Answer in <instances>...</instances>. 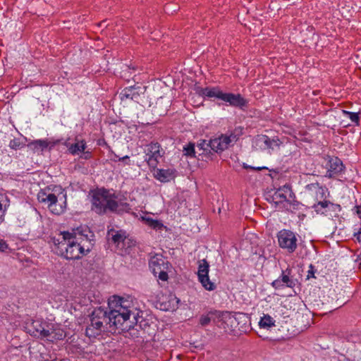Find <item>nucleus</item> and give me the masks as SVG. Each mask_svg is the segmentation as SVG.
Here are the masks:
<instances>
[{"label":"nucleus","mask_w":361,"mask_h":361,"mask_svg":"<svg viewBox=\"0 0 361 361\" xmlns=\"http://www.w3.org/2000/svg\"><path fill=\"white\" fill-rule=\"evenodd\" d=\"M286 192H291V187L289 185H285L282 188H279L273 195L272 199L275 201L276 204H279L283 202H288Z\"/></svg>","instance_id":"24"},{"label":"nucleus","mask_w":361,"mask_h":361,"mask_svg":"<svg viewBox=\"0 0 361 361\" xmlns=\"http://www.w3.org/2000/svg\"><path fill=\"white\" fill-rule=\"evenodd\" d=\"M86 147L85 141L81 140L80 142H77L74 144H72L68 148V150L72 154H78L79 152H83Z\"/></svg>","instance_id":"29"},{"label":"nucleus","mask_w":361,"mask_h":361,"mask_svg":"<svg viewBox=\"0 0 361 361\" xmlns=\"http://www.w3.org/2000/svg\"><path fill=\"white\" fill-rule=\"evenodd\" d=\"M54 192L47 193L41 191L38 193V200L40 202L47 203L49 209L55 214H61L64 212L65 207L58 205V200H63L66 204V192L61 186L55 185L52 190Z\"/></svg>","instance_id":"4"},{"label":"nucleus","mask_w":361,"mask_h":361,"mask_svg":"<svg viewBox=\"0 0 361 361\" xmlns=\"http://www.w3.org/2000/svg\"><path fill=\"white\" fill-rule=\"evenodd\" d=\"M176 170L157 169L154 177L161 183H167L176 177Z\"/></svg>","instance_id":"22"},{"label":"nucleus","mask_w":361,"mask_h":361,"mask_svg":"<svg viewBox=\"0 0 361 361\" xmlns=\"http://www.w3.org/2000/svg\"><path fill=\"white\" fill-rule=\"evenodd\" d=\"M129 159H130V157L128 156H127V155L124 156V157H123L121 158H119V161H124L126 160H128L129 161Z\"/></svg>","instance_id":"49"},{"label":"nucleus","mask_w":361,"mask_h":361,"mask_svg":"<svg viewBox=\"0 0 361 361\" xmlns=\"http://www.w3.org/2000/svg\"><path fill=\"white\" fill-rule=\"evenodd\" d=\"M69 231H61L58 235L51 238L58 255L67 259H78L81 255H86L90 252V245L82 243V240L69 239Z\"/></svg>","instance_id":"2"},{"label":"nucleus","mask_w":361,"mask_h":361,"mask_svg":"<svg viewBox=\"0 0 361 361\" xmlns=\"http://www.w3.org/2000/svg\"><path fill=\"white\" fill-rule=\"evenodd\" d=\"M353 210L355 211V212L357 214V215L358 216L359 218L361 219V204H357Z\"/></svg>","instance_id":"43"},{"label":"nucleus","mask_w":361,"mask_h":361,"mask_svg":"<svg viewBox=\"0 0 361 361\" xmlns=\"http://www.w3.org/2000/svg\"><path fill=\"white\" fill-rule=\"evenodd\" d=\"M227 137H228L230 140V141H229V145H230L231 142H235L238 140V135H236L235 133H231L229 136H227Z\"/></svg>","instance_id":"41"},{"label":"nucleus","mask_w":361,"mask_h":361,"mask_svg":"<svg viewBox=\"0 0 361 361\" xmlns=\"http://www.w3.org/2000/svg\"><path fill=\"white\" fill-rule=\"evenodd\" d=\"M197 92L200 96L202 97H207L209 98H216L219 99H221L223 92L217 87H198L197 89Z\"/></svg>","instance_id":"23"},{"label":"nucleus","mask_w":361,"mask_h":361,"mask_svg":"<svg viewBox=\"0 0 361 361\" xmlns=\"http://www.w3.org/2000/svg\"><path fill=\"white\" fill-rule=\"evenodd\" d=\"M107 239L109 242L118 246L120 243L126 245L127 240L126 232L123 230L116 231L114 228L109 229L107 231Z\"/></svg>","instance_id":"19"},{"label":"nucleus","mask_w":361,"mask_h":361,"mask_svg":"<svg viewBox=\"0 0 361 361\" xmlns=\"http://www.w3.org/2000/svg\"><path fill=\"white\" fill-rule=\"evenodd\" d=\"M292 270L286 269L282 271L281 275L271 283V286L275 289H279L283 286L293 288L298 283V280L293 279L291 276Z\"/></svg>","instance_id":"14"},{"label":"nucleus","mask_w":361,"mask_h":361,"mask_svg":"<svg viewBox=\"0 0 361 361\" xmlns=\"http://www.w3.org/2000/svg\"><path fill=\"white\" fill-rule=\"evenodd\" d=\"M169 103L170 101L165 99L162 97L158 98L152 109L153 114L159 116H164L170 106Z\"/></svg>","instance_id":"21"},{"label":"nucleus","mask_w":361,"mask_h":361,"mask_svg":"<svg viewBox=\"0 0 361 361\" xmlns=\"http://www.w3.org/2000/svg\"><path fill=\"white\" fill-rule=\"evenodd\" d=\"M221 100L228 103L232 106L240 109H243L247 104V101L240 94L223 92Z\"/></svg>","instance_id":"16"},{"label":"nucleus","mask_w":361,"mask_h":361,"mask_svg":"<svg viewBox=\"0 0 361 361\" xmlns=\"http://www.w3.org/2000/svg\"><path fill=\"white\" fill-rule=\"evenodd\" d=\"M50 142L46 140H36L28 143L27 147L34 152H43Z\"/></svg>","instance_id":"26"},{"label":"nucleus","mask_w":361,"mask_h":361,"mask_svg":"<svg viewBox=\"0 0 361 361\" xmlns=\"http://www.w3.org/2000/svg\"><path fill=\"white\" fill-rule=\"evenodd\" d=\"M160 145L158 142H152L148 145L146 152L147 157H161Z\"/></svg>","instance_id":"27"},{"label":"nucleus","mask_w":361,"mask_h":361,"mask_svg":"<svg viewBox=\"0 0 361 361\" xmlns=\"http://www.w3.org/2000/svg\"><path fill=\"white\" fill-rule=\"evenodd\" d=\"M69 239H74L78 241L82 240V243H88L90 244L91 237L94 236V234L90 231V228L86 226H80L77 228L72 229L71 232H69Z\"/></svg>","instance_id":"15"},{"label":"nucleus","mask_w":361,"mask_h":361,"mask_svg":"<svg viewBox=\"0 0 361 361\" xmlns=\"http://www.w3.org/2000/svg\"><path fill=\"white\" fill-rule=\"evenodd\" d=\"M229 138L227 135H221L219 137L209 140V148L211 152L214 153H221L229 146Z\"/></svg>","instance_id":"17"},{"label":"nucleus","mask_w":361,"mask_h":361,"mask_svg":"<svg viewBox=\"0 0 361 361\" xmlns=\"http://www.w3.org/2000/svg\"><path fill=\"white\" fill-rule=\"evenodd\" d=\"M224 321L221 329L225 331L244 332L246 333L250 329V319L246 314L238 313L235 316L229 312H224Z\"/></svg>","instance_id":"5"},{"label":"nucleus","mask_w":361,"mask_h":361,"mask_svg":"<svg viewBox=\"0 0 361 361\" xmlns=\"http://www.w3.org/2000/svg\"><path fill=\"white\" fill-rule=\"evenodd\" d=\"M4 218H1L0 216V225L1 224V223L4 221Z\"/></svg>","instance_id":"51"},{"label":"nucleus","mask_w":361,"mask_h":361,"mask_svg":"<svg viewBox=\"0 0 361 361\" xmlns=\"http://www.w3.org/2000/svg\"><path fill=\"white\" fill-rule=\"evenodd\" d=\"M243 168L244 169H253V170H256V171H261L262 169H267V167H253V166H249L247 165V164H243Z\"/></svg>","instance_id":"42"},{"label":"nucleus","mask_w":361,"mask_h":361,"mask_svg":"<svg viewBox=\"0 0 361 361\" xmlns=\"http://www.w3.org/2000/svg\"><path fill=\"white\" fill-rule=\"evenodd\" d=\"M129 312L128 319L124 322L121 327V331H129L131 329H135L137 331L141 329L144 331H147L150 327L149 322L142 317V312H135L128 310Z\"/></svg>","instance_id":"6"},{"label":"nucleus","mask_w":361,"mask_h":361,"mask_svg":"<svg viewBox=\"0 0 361 361\" xmlns=\"http://www.w3.org/2000/svg\"><path fill=\"white\" fill-rule=\"evenodd\" d=\"M343 113L346 115L352 122L355 123L357 126L359 125L360 117L357 113L350 112L343 110Z\"/></svg>","instance_id":"34"},{"label":"nucleus","mask_w":361,"mask_h":361,"mask_svg":"<svg viewBox=\"0 0 361 361\" xmlns=\"http://www.w3.org/2000/svg\"><path fill=\"white\" fill-rule=\"evenodd\" d=\"M274 322L275 321L271 316L269 314H264V317L261 318L259 325L261 328H269L275 326Z\"/></svg>","instance_id":"30"},{"label":"nucleus","mask_w":361,"mask_h":361,"mask_svg":"<svg viewBox=\"0 0 361 361\" xmlns=\"http://www.w3.org/2000/svg\"><path fill=\"white\" fill-rule=\"evenodd\" d=\"M99 319V315L97 317L92 316V312L90 314V324L86 327L85 334L89 338H96L99 336L102 332L107 331L108 327L102 324V321Z\"/></svg>","instance_id":"13"},{"label":"nucleus","mask_w":361,"mask_h":361,"mask_svg":"<svg viewBox=\"0 0 361 361\" xmlns=\"http://www.w3.org/2000/svg\"><path fill=\"white\" fill-rule=\"evenodd\" d=\"M329 168L326 171V177H335L343 171L344 166L338 157L331 158L329 161Z\"/></svg>","instance_id":"20"},{"label":"nucleus","mask_w":361,"mask_h":361,"mask_svg":"<svg viewBox=\"0 0 361 361\" xmlns=\"http://www.w3.org/2000/svg\"><path fill=\"white\" fill-rule=\"evenodd\" d=\"M209 140H200L197 144V150L200 152L199 156H204L207 158L212 159L213 152L209 148Z\"/></svg>","instance_id":"25"},{"label":"nucleus","mask_w":361,"mask_h":361,"mask_svg":"<svg viewBox=\"0 0 361 361\" xmlns=\"http://www.w3.org/2000/svg\"><path fill=\"white\" fill-rule=\"evenodd\" d=\"M316 272V269L314 267V265H312V264L309 266V270L307 271V279H309L310 278H314L315 279L316 276H314V274Z\"/></svg>","instance_id":"38"},{"label":"nucleus","mask_w":361,"mask_h":361,"mask_svg":"<svg viewBox=\"0 0 361 361\" xmlns=\"http://www.w3.org/2000/svg\"><path fill=\"white\" fill-rule=\"evenodd\" d=\"M115 299L118 298L115 308L107 311L102 307L95 308L92 312V316L97 317L102 321V324L108 327L109 331L121 329L124 322L129 317L128 309L123 305L124 300L121 297L114 296Z\"/></svg>","instance_id":"3"},{"label":"nucleus","mask_w":361,"mask_h":361,"mask_svg":"<svg viewBox=\"0 0 361 361\" xmlns=\"http://www.w3.org/2000/svg\"><path fill=\"white\" fill-rule=\"evenodd\" d=\"M212 322V316L210 312L206 315H202L200 318V324L202 326H207Z\"/></svg>","instance_id":"35"},{"label":"nucleus","mask_w":361,"mask_h":361,"mask_svg":"<svg viewBox=\"0 0 361 361\" xmlns=\"http://www.w3.org/2000/svg\"><path fill=\"white\" fill-rule=\"evenodd\" d=\"M169 264V262H166L161 256L158 257V255L151 257L149 261V267L153 274L155 276H158V278L163 281H166L169 279L167 269Z\"/></svg>","instance_id":"8"},{"label":"nucleus","mask_w":361,"mask_h":361,"mask_svg":"<svg viewBox=\"0 0 361 361\" xmlns=\"http://www.w3.org/2000/svg\"><path fill=\"white\" fill-rule=\"evenodd\" d=\"M360 269H361V268H360Z\"/></svg>","instance_id":"53"},{"label":"nucleus","mask_w":361,"mask_h":361,"mask_svg":"<svg viewBox=\"0 0 361 361\" xmlns=\"http://www.w3.org/2000/svg\"><path fill=\"white\" fill-rule=\"evenodd\" d=\"M243 324V322H237L236 323V325H238V326H240V325H242Z\"/></svg>","instance_id":"50"},{"label":"nucleus","mask_w":361,"mask_h":361,"mask_svg":"<svg viewBox=\"0 0 361 361\" xmlns=\"http://www.w3.org/2000/svg\"><path fill=\"white\" fill-rule=\"evenodd\" d=\"M279 146L278 138H270L266 135H257L252 140V147L256 149L265 150Z\"/></svg>","instance_id":"12"},{"label":"nucleus","mask_w":361,"mask_h":361,"mask_svg":"<svg viewBox=\"0 0 361 361\" xmlns=\"http://www.w3.org/2000/svg\"><path fill=\"white\" fill-rule=\"evenodd\" d=\"M30 334L40 338H47L53 333L54 329L51 324L46 322L35 320L28 328Z\"/></svg>","instance_id":"10"},{"label":"nucleus","mask_w":361,"mask_h":361,"mask_svg":"<svg viewBox=\"0 0 361 361\" xmlns=\"http://www.w3.org/2000/svg\"><path fill=\"white\" fill-rule=\"evenodd\" d=\"M5 210L3 209L2 204L0 202V216L4 219Z\"/></svg>","instance_id":"47"},{"label":"nucleus","mask_w":361,"mask_h":361,"mask_svg":"<svg viewBox=\"0 0 361 361\" xmlns=\"http://www.w3.org/2000/svg\"><path fill=\"white\" fill-rule=\"evenodd\" d=\"M158 158L159 157H146L145 161H147V162L150 168H153L154 169L157 168V166L159 162Z\"/></svg>","instance_id":"37"},{"label":"nucleus","mask_w":361,"mask_h":361,"mask_svg":"<svg viewBox=\"0 0 361 361\" xmlns=\"http://www.w3.org/2000/svg\"><path fill=\"white\" fill-rule=\"evenodd\" d=\"M8 249V245L4 239H0V252H5Z\"/></svg>","instance_id":"40"},{"label":"nucleus","mask_w":361,"mask_h":361,"mask_svg":"<svg viewBox=\"0 0 361 361\" xmlns=\"http://www.w3.org/2000/svg\"><path fill=\"white\" fill-rule=\"evenodd\" d=\"M317 214H323L329 218L338 216V213L341 210L339 204H334L329 200H319L314 204L312 207Z\"/></svg>","instance_id":"9"},{"label":"nucleus","mask_w":361,"mask_h":361,"mask_svg":"<svg viewBox=\"0 0 361 361\" xmlns=\"http://www.w3.org/2000/svg\"><path fill=\"white\" fill-rule=\"evenodd\" d=\"M141 91L142 88L140 87L130 86L123 89L120 92L119 97L121 101L130 99L139 103Z\"/></svg>","instance_id":"18"},{"label":"nucleus","mask_w":361,"mask_h":361,"mask_svg":"<svg viewBox=\"0 0 361 361\" xmlns=\"http://www.w3.org/2000/svg\"><path fill=\"white\" fill-rule=\"evenodd\" d=\"M195 145L192 142H189L187 145L183 147V154L186 157H195Z\"/></svg>","instance_id":"31"},{"label":"nucleus","mask_w":361,"mask_h":361,"mask_svg":"<svg viewBox=\"0 0 361 361\" xmlns=\"http://www.w3.org/2000/svg\"><path fill=\"white\" fill-rule=\"evenodd\" d=\"M209 264L207 259H204L200 262L198 266L197 276L199 281L207 290H214L216 285L211 281L209 277Z\"/></svg>","instance_id":"11"},{"label":"nucleus","mask_w":361,"mask_h":361,"mask_svg":"<svg viewBox=\"0 0 361 361\" xmlns=\"http://www.w3.org/2000/svg\"><path fill=\"white\" fill-rule=\"evenodd\" d=\"M146 222L147 225L152 228L159 231L164 228V224L161 221L153 219L152 218H147Z\"/></svg>","instance_id":"32"},{"label":"nucleus","mask_w":361,"mask_h":361,"mask_svg":"<svg viewBox=\"0 0 361 361\" xmlns=\"http://www.w3.org/2000/svg\"><path fill=\"white\" fill-rule=\"evenodd\" d=\"M82 152V154L81 156V158L84 159H89L90 157H91V152H89V151H83Z\"/></svg>","instance_id":"44"},{"label":"nucleus","mask_w":361,"mask_h":361,"mask_svg":"<svg viewBox=\"0 0 361 361\" xmlns=\"http://www.w3.org/2000/svg\"><path fill=\"white\" fill-rule=\"evenodd\" d=\"M289 193H290V197H291L293 195V192L291 191V192H289Z\"/></svg>","instance_id":"52"},{"label":"nucleus","mask_w":361,"mask_h":361,"mask_svg":"<svg viewBox=\"0 0 361 361\" xmlns=\"http://www.w3.org/2000/svg\"><path fill=\"white\" fill-rule=\"evenodd\" d=\"M319 186V183L317 182V183H313L307 185L305 188H306V190H307L309 191H315L317 192V190Z\"/></svg>","instance_id":"39"},{"label":"nucleus","mask_w":361,"mask_h":361,"mask_svg":"<svg viewBox=\"0 0 361 361\" xmlns=\"http://www.w3.org/2000/svg\"><path fill=\"white\" fill-rule=\"evenodd\" d=\"M25 143L22 142L19 138H14L11 140L9 142V147L12 149H20L23 148L25 146Z\"/></svg>","instance_id":"33"},{"label":"nucleus","mask_w":361,"mask_h":361,"mask_svg":"<svg viewBox=\"0 0 361 361\" xmlns=\"http://www.w3.org/2000/svg\"><path fill=\"white\" fill-rule=\"evenodd\" d=\"M115 193H110L105 188L97 189L92 191L91 197L92 210L99 215L108 212L121 214L130 209V204L127 202H118Z\"/></svg>","instance_id":"1"},{"label":"nucleus","mask_w":361,"mask_h":361,"mask_svg":"<svg viewBox=\"0 0 361 361\" xmlns=\"http://www.w3.org/2000/svg\"><path fill=\"white\" fill-rule=\"evenodd\" d=\"M98 26L101 27H106L108 26V25L106 24V20H102L98 24Z\"/></svg>","instance_id":"48"},{"label":"nucleus","mask_w":361,"mask_h":361,"mask_svg":"<svg viewBox=\"0 0 361 361\" xmlns=\"http://www.w3.org/2000/svg\"><path fill=\"white\" fill-rule=\"evenodd\" d=\"M355 262L357 264V267L359 269H361V253L357 256V258L355 259Z\"/></svg>","instance_id":"45"},{"label":"nucleus","mask_w":361,"mask_h":361,"mask_svg":"<svg viewBox=\"0 0 361 361\" xmlns=\"http://www.w3.org/2000/svg\"><path fill=\"white\" fill-rule=\"evenodd\" d=\"M210 314L212 316V322L221 329L224 321V317H226L224 312L214 310L210 311Z\"/></svg>","instance_id":"28"},{"label":"nucleus","mask_w":361,"mask_h":361,"mask_svg":"<svg viewBox=\"0 0 361 361\" xmlns=\"http://www.w3.org/2000/svg\"><path fill=\"white\" fill-rule=\"evenodd\" d=\"M355 237L356 238L357 240L359 242V243H361V228L360 229V231L355 233Z\"/></svg>","instance_id":"46"},{"label":"nucleus","mask_w":361,"mask_h":361,"mask_svg":"<svg viewBox=\"0 0 361 361\" xmlns=\"http://www.w3.org/2000/svg\"><path fill=\"white\" fill-rule=\"evenodd\" d=\"M327 191V188L323 186H319L317 190V198L320 200L326 199V192Z\"/></svg>","instance_id":"36"},{"label":"nucleus","mask_w":361,"mask_h":361,"mask_svg":"<svg viewBox=\"0 0 361 361\" xmlns=\"http://www.w3.org/2000/svg\"><path fill=\"white\" fill-rule=\"evenodd\" d=\"M279 245L281 248L293 253L298 247L295 233L290 230L282 229L277 233Z\"/></svg>","instance_id":"7"}]
</instances>
